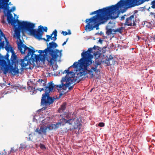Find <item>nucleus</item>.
I'll use <instances>...</instances> for the list:
<instances>
[{
	"label": "nucleus",
	"instance_id": "1",
	"mask_svg": "<svg viewBox=\"0 0 155 155\" xmlns=\"http://www.w3.org/2000/svg\"><path fill=\"white\" fill-rule=\"evenodd\" d=\"M118 12L115 5H112L102 9H98L92 12L90 15L97 13L89 19H87L85 22L87 23L85 27L86 31H89L96 28V30L99 29V25L106 22L109 18L115 19L118 16V15L116 17L113 16L115 13Z\"/></svg>",
	"mask_w": 155,
	"mask_h": 155
},
{
	"label": "nucleus",
	"instance_id": "2",
	"mask_svg": "<svg viewBox=\"0 0 155 155\" xmlns=\"http://www.w3.org/2000/svg\"><path fill=\"white\" fill-rule=\"evenodd\" d=\"M36 85L37 87H44L45 88H38L36 89L35 87L29 86L28 87V90L30 92H32L31 93L32 94H36V90L41 92L42 91H44L45 93L43 94L41 100V105L43 106H45L42 108V110L46 109L47 107L53 103L54 101V98H53L51 97L49 93L54 91L55 85L53 83V82H50L48 83V86L46 85V82L45 81L41 79H39L36 83Z\"/></svg>",
	"mask_w": 155,
	"mask_h": 155
},
{
	"label": "nucleus",
	"instance_id": "3",
	"mask_svg": "<svg viewBox=\"0 0 155 155\" xmlns=\"http://www.w3.org/2000/svg\"><path fill=\"white\" fill-rule=\"evenodd\" d=\"M95 58H96L94 61L93 62V64L91 67V68L87 67L85 68V66H81V63L82 61H79L78 62H75L71 66H72L75 68H77L79 66L80 72L77 74L76 78L79 81L84 80L85 78V76L87 73L90 75L91 78H93L95 74H97L98 72H100V70L97 68L98 66L100 65L101 64V60L99 58L101 54L98 52H96L94 54Z\"/></svg>",
	"mask_w": 155,
	"mask_h": 155
},
{
	"label": "nucleus",
	"instance_id": "4",
	"mask_svg": "<svg viewBox=\"0 0 155 155\" xmlns=\"http://www.w3.org/2000/svg\"><path fill=\"white\" fill-rule=\"evenodd\" d=\"M20 25L22 28L25 27V29L29 32L31 35L33 36L38 40L41 39V36H42L43 34V31L47 32L48 30L47 27H43L41 25H40L38 26L37 31L36 29H33L35 27L34 24L27 21H23L20 23Z\"/></svg>",
	"mask_w": 155,
	"mask_h": 155
},
{
	"label": "nucleus",
	"instance_id": "5",
	"mask_svg": "<svg viewBox=\"0 0 155 155\" xmlns=\"http://www.w3.org/2000/svg\"><path fill=\"white\" fill-rule=\"evenodd\" d=\"M9 0H0V9H3V12L5 16H7V20L8 23H11L12 25H14L17 22L19 25L20 23L23 21L20 22L18 19H15L13 18L11 12L15 10V7L13 6L11 9L9 10V7L8 3Z\"/></svg>",
	"mask_w": 155,
	"mask_h": 155
},
{
	"label": "nucleus",
	"instance_id": "6",
	"mask_svg": "<svg viewBox=\"0 0 155 155\" xmlns=\"http://www.w3.org/2000/svg\"><path fill=\"white\" fill-rule=\"evenodd\" d=\"M146 0H120L115 5L118 11L122 13L125 12L128 8L140 5Z\"/></svg>",
	"mask_w": 155,
	"mask_h": 155
},
{
	"label": "nucleus",
	"instance_id": "7",
	"mask_svg": "<svg viewBox=\"0 0 155 155\" xmlns=\"http://www.w3.org/2000/svg\"><path fill=\"white\" fill-rule=\"evenodd\" d=\"M71 67H69L68 70H65L62 73L63 74L64 73L67 74L65 77L62 78L61 81V84L56 86L58 90L62 89L66 90L68 87H69V86L71 84H73L76 81V79H74V74L73 71H69V68Z\"/></svg>",
	"mask_w": 155,
	"mask_h": 155
},
{
	"label": "nucleus",
	"instance_id": "8",
	"mask_svg": "<svg viewBox=\"0 0 155 155\" xmlns=\"http://www.w3.org/2000/svg\"><path fill=\"white\" fill-rule=\"evenodd\" d=\"M4 57L1 54L0 55V66L1 69L3 71L4 74H6L8 72L13 75L18 74L19 69L18 68V64H7L5 60L4 59Z\"/></svg>",
	"mask_w": 155,
	"mask_h": 155
},
{
	"label": "nucleus",
	"instance_id": "9",
	"mask_svg": "<svg viewBox=\"0 0 155 155\" xmlns=\"http://www.w3.org/2000/svg\"><path fill=\"white\" fill-rule=\"evenodd\" d=\"M47 48L48 51V59L52 63L56 61L58 58H61L62 56V50L59 51L58 49H54L58 46L57 44L52 41L48 45L47 43Z\"/></svg>",
	"mask_w": 155,
	"mask_h": 155
},
{
	"label": "nucleus",
	"instance_id": "10",
	"mask_svg": "<svg viewBox=\"0 0 155 155\" xmlns=\"http://www.w3.org/2000/svg\"><path fill=\"white\" fill-rule=\"evenodd\" d=\"M18 48L22 54H25V53H27V55L24 58L21 59L19 61L20 62V64L21 67V71H22L24 70V67L31 64L30 62L31 60H30V58H29V57L31 55V52L32 51L31 48L24 44H21L19 45L18 44Z\"/></svg>",
	"mask_w": 155,
	"mask_h": 155
},
{
	"label": "nucleus",
	"instance_id": "11",
	"mask_svg": "<svg viewBox=\"0 0 155 155\" xmlns=\"http://www.w3.org/2000/svg\"><path fill=\"white\" fill-rule=\"evenodd\" d=\"M138 12L137 10H135L133 12V14H125L120 17V20L123 21L125 20L124 25L128 26H135L136 25L135 21L136 18L135 15Z\"/></svg>",
	"mask_w": 155,
	"mask_h": 155
},
{
	"label": "nucleus",
	"instance_id": "12",
	"mask_svg": "<svg viewBox=\"0 0 155 155\" xmlns=\"http://www.w3.org/2000/svg\"><path fill=\"white\" fill-rule=\"evenodd\" d=\"M82 58L79 60V61H82L81 63V66H84L85 68L87 67L88 68H91V66L93 64L92 59L89 58L91 55L90 53L87 51L83 52L81 54Z\"/></svg>",
	"mask_w": 155,
	"mask_h": 155
},
{
	"label": "nucleus",
	"instance_id": "13",
	"mask_svg": "<svg viewBox=\"0 0 155 155\" xmlns=\"http://www.w3.org/2000/svg\"><path fill=\"white\" fill-rule=\"evenodd\" d=\"M5 40L6 43V46L5 47V50L8 52L10 51L11 53L14 52V50L11 46L9 44V42L7 39L5 37V35L3 33L1 30H0V43H3V46L0 47V49L1 48L4 47L5 45Z\"/></svg>",
	"mask_w": 155,
	"mask_h": 155
},
{
	"label": "nucleus",
	"instance_id": "14",
	"mask_svg": "<svg viewBox=\"0 0 155 155\" xmlns=\"http://www.w3.org/2000/svg\"><path fill=\"white\" fill-rule=\"evenodd\" d=\"M31 47L32 49H31L32 52H31V57L30 58V60H31L32 62L34 63V62H37L40 61H44L45 58V55L35 54V53L37 50L35 51L33 47Z\"/></svg>",
	"mask_w": 155,
	"mask_h": 155
},
{
	"label": "nucleus",
	"instance_id": "15",
	"mask_svg": "<svg viewBox=\"0 0 155 155\" xmlns=\"http://www.w3.org/2000/svg\"><path fill=\"white\" fill-rule=\"evenodd\" d=\"M18 27H17V25H16V24H15L14 25H13L14 26L15 28L14 37H16V38L18 39H19L20 40V44L19 42H18V45L19 44V45H20L21 44H23L22 43L21 40L20 39V32L21 30H24L27 31L25 29V27L22 28L21 26H19L18 24Z\"/></svg>",
	"mask_w": 155,
	"mask_h": 155
},
{
	"label": "nucleus",
	"instance_id": "16",
	"mask_svg": "<svg viewBox=\"0 0 155 155\" xmlns=\"http://www.w3.org/2000/svg\"><path fill=\"white\" fill-rule=\"evenodd\" d=\"M71 121L69 125L72 126L73 128L74 129H80L81 125V120L79 118H74L72 119H70Z\"/></svg>",
	"mask_w": 155,
	"mask_h": 155
},
{
	"label": "nucleus",
	"instance_id": "17",
	"mask_svg": "<svg viewBox=\"0 0 155 155\" xmlns=\"http://www.w3.org/2000/svg\"><path fill=\"white\" fill-rule=\"evenodd\" d=\"M48 129V127L41 126L40 129L38 130V128L36 129L35 131L37 132L39 134H43L46 135V130Z\"/></svg>",
	"mask_w": 155,
	"mask_h": 155
},
{
	"label": "nucleus",
	"instance_id": "18",
	"mask_svg": "<svg viewBox=\"0 0 155 155\" xmlns=\"http://www.w3.org/2000/svg\"><path fill=\"white\" fill-rule=\"evenodd\" d=\"M38 52L40 53V54H42L45 53V54H44L43 55H45V58H46V60L48 61V62L50 63L51 64H53L54 63L55 61H54L53 63H52L50 61L48 60V55H49L48 51L47 48L43 50H39Z\"/></svg>",
	"mask_w": 155,
	"mask_h": 155
},
{
	"label": "nucleus",
	"instance_id": "19",
	"mask_svg": "<svg viewBox=\"0 0 155 155\" xmlns=\"http://www.w3.org/2000/svg\"><path fill=\"white\" fill-rule=\"evenodd\" d=\"M12 53V55L11 56V59L12 61L11 64H18V59H17V57L16 55H15L13 52Z\"/></svg>",
	"mask_w": 155,
	"mask_h": 155
},
{
	"label": "nucleus",
	"instance_id": "20",
	"mask_svg": "<svg viewBox=\"0 0 155 155\" xmlns=\"http://www.w3.org/2000/svg\"><path fill=\"white\" fill-rule=\"evenodd\" d=\"M61 126L59 122H57L56 124H51L48 126V129L50 130L56 129Z\"/></svg>",
	"mask_w": 155,
	"mask_h": 155
},
{
	"label": "nucleus",
	"instance_id": "21",
	"mask_svg": "<svg viewBox=\"0 0 155 155\" xmlns=\"http://www.w3.org/2000/svg\"><path fill=\"white\" fill-rule=\"evenodd\" d=\"M71 120H66L64 118H62L60 120V122H59L60 124L61 125L63 126L66 123H68L70 124V123L71 122Z\"/></svg>",
	"mask_w": 155,
	"mask_h": 155
},
{
	"label": "nucleus",
	"instance_id": "22",
	"mask_svg": "<svg viewBox=\"0 0 155 155\" xmlns=\"http://www.w3.org/2000/svg\"><path fill=\"white\" fill-rule=\"evenodd\" d=\"M11 86H12V85H11ZM12 87L14 89H19L20 88H22L25 89L26 88L25 87H21V86L18 84H15L14 85H12Z\"/></svg>",
	"mask_w": 155,
	"mask_h": 155
},
{
	"label": "nucleus",
	"instance_id": "23",
	"mask_svg": "<svg viewBox=\"0 0 155 155\" xmlns=\"http://www.w3.org/2000/svg\"><path fill=\"white\" fill-rule=\"evenodd\" d=\"M67 105L66 102H64L61 105V107L59 109L60 110L63 111L65 110Z\"/></svg>",
	"mask_w": 155,
	"mask_h": 155
},
{
	"label": "nucleus",
	"instance_id": "24",
	"mask_svg": "<svg viewBox=\"0 0 155 155\" xmlns=\"http://www.w3.org/2000/svg\"><path fill=\"white\" fill-rule=\"evenodd\" d=\"M114 30H115L112 29L111 28L108 29H107V31L106 32V34L108 35H110L112 34L113 31H114Z\"/></svg>",
	"mask_w": 155,
	"mask_h": 155
},
{
	"label": "nucleus",
	"instance_id": "25",
	"mask_svg": "<svg viewBox=\"0 0 155 155\" xmlns=\"http://www.w3.org/2000/svg\"><path fill=\"white\" fill-rule=\"evenodd\" d=\"M46 36L47 37V39H45V38H41L42 36H41V39H40V40L43 39L45 41H46L47 42H48L50 41V39H51V36H50L49 35H46Z\"/></svg>",
	"mask_w": 155,
	"mask_h": 155
},
{
	"label": "nucleus",
	"instance_id": "26",
	"mask_svg": "<svg viewBox=\"0 0 155 155\" xmlns=\"http://www.w3.org/2000/svg\"><path fill=\"white\" fill-rule=\"evenodd\" d=\"M124 27L121 26L120 27L117 28L116 30H115L114 31V32H118L120 33H121L122 31V30L124 29Z\"/></svg>",
	"mask_w": 155,
	"mask_h": 155
},
{
	"label": "nucleus",
	"instance_id": "27",
	"mask_svg": "<svg viewBox=\"0 0 155 155\" xmlns=\"http://www.w3.org/2000/svg\"><path fill=\"white\" fill-rule=\"evenodd\" d=\"M113 58H114L113 57V56L111 55H110L109 56V57L108 58V59H109L110 61H112L113 62V64L114 65L117 63V61H113Z\"/></svg>",
	"mask_w": 155,
	"mask_h": 155
},
{
	"label": "nucleus",
	"instance_id": "28",
	"mask_svg": "<svg viewBox=\"0 0 155 155\" xmlns=\"http://www.w3.org/2000/svg\"><path fill=\"white\" fill-rule=\"evenodd\" d=\"M57 31L55 29L54 31L52 33V34H51L50 36H51V37H52V36L53 35H54V36L53 37H57Z\"/></svg>",
	"mask_w": 155,
	"mask_h": 155
},
{
	"label": "nucleus",
	"instance_id": "29",
	"mask_svg": "<svg viewBox=\"0 0 155 155\" xmlns=\"http://www.w3.org/2000/svg\"><path fill=\"white\" fill-rule=\"evenodd\" d=\"M4 60H5V59H6L8 61V64H10V61L8 58L9 57V55L8 54V53H7V54L5 56V57L4 56Z\"/></svg>",
	"mask_w": 155,
	"mask_h": 155
},
{
	"label": "nucleus",
	"instance_id": "30",
	"mask_svg": "<svg viewBox=\"0 0 155 155\" xmlns=\"http://www.w3.org/2000/svg\"><path fill=\"white\" fill-rule=\"evenodd\" d=\"M109 59H106L105 61L104 62L105 64H107V66H109L110 64V61Z\"/></svg>",
	"mask_w": 155,
	"mask_h": 155
},
{
	"label": "nucleus",
	"instance_id": "31",
	"mask_svg": "<svg viewBox=\"0 0 155 155\" xmlns=\"http://www.w3.org/2000/svg\"><path fill=\"white\" fill-rule=\"evenodd\" d=\"M39 146H40V147L41 149L42 150L45 149L46 148L45 145L44 144H43L41 143H40V144Z\"/></svg>",
	"mask_w": 155,
	"mask_h": 155
},
{
	"label": "nucleus",
	"instance_id": "32",
	"mask_svg": "<svg viewBox=\"0 0 155 155\" xmlns=\"http://www.w3.org/2000/svg\"><path fill=\"white\" fill-rule=\"evenodd\" d=\"M151 5H152L151 7L153 8H155V1H152L151 2Z\"/></svg>",
	"mask_w": 155,
	"mask_h": 155
},
{
	"label": "nucleus",
	"instance_id": "33",
	"mask_svg": "<svg viewBox=\"0 0 155 155\" xmlns=\"http://www.w3.org/2000/svg\"><path fill=\"white\" fill-rule=\"evenodd\" d=\"M16 150H14L13 147H12L11 148V149L10 151L9 152H8V154H10L11 152H15L16 151Z\"/></svg>",
	"mask_w": 155,
	"mask_h": 155
},
{
	"label": "nucleus",
	"instance_id": "34",
	"mask_svg": "<svg viewBox=\"0 0 155 155\" xmlns=\"http://www.w3.org/2000/svg\"><path fill=\"white\" fill-rule=\"evenodd\" d=\"M104 124L103 122L100 123L98 124V126L100 127H103L104 126Z\"/></svg>",
	"mask_w": 155,
	"mask_h": 155
},
{
	"label": "nucleus",
	"instance_id": "35",
	"mask_svg": "<svg viewBox=\"0 0 155 155\" xmlns=\"http://www.w3.org/2000/svg\"><path fill=\"white\" fill-rule=\"evenodd\" d=\"M32 136H33L31 134H29V140H31L32 141H33L32 139Z\"/></svg>",
	"mask_w": 155,
	"mask_h": 155
},
{
	"label": "nucleus",
	"instance_id": "36",
	"mask_svg": "<svg viewBox=\"0 0 155 155\" xmlns=\"http://www.w3.org/2000/svg\"><path fill=\"white\" fill-rule=\"evenodd\" d=\"M66 118L67 119H69L70 117V115L69 114H67L64 118Z\"/></svg>",
	"mask_w": 155,
	"mask_h": 155
},
{
	"label": "nucleus",
	"instance_id": "37",
	"mask_svg": "<svg viewBox=\"0 0 155 155\" xmlns=\"http://www.w3.org/2000/svg\"><path fill=\"white\" fill-rule=\"evenodd\" d=\"M75 84H74L72 86H70L69 88H68V89L69 91H71L73 89V87H74V85ZM71 84L70 85H71Z\"/></svg>",
	"mask_w": 155,
	"mask_h": 155
},
{
	"label": "nucleus",
	"instance_id": "38",
	"mask_svg": "<svg viewBox=\"0 0 155 155\" xmlns=\"http://www.w3.org/2000/svg\"><path fill=\"white\" fill-rule=\"evenodd\" d=\"M62 34H63V35L65 36L68 35V33L67 31H62Z\"/></svg>",
	"mask_w": 155,
	"mask_h": 155
},
{
	"label": "nucleus",
	"instance_id": "39",
	"mask_svg": "<svg viewBox=\"0 0 155 155\" xmlns=\"http://www.w3.org/2000/svg\"><path fill=\"white\" fill-rule=\"evenodd\" d=\"M92 48H89L88 50L87 51L90 53V54H91V53L92 52Z\"/></svg>",
	"mask_w": 155,
	"mask_h": 155
},
{
	"label": "nucleus",
	"instance_id": "40",
	"mask_svg": "<svg viewBox=\"0 0 155 155\" xmlns=\"http://www.w3.org/2000/svg\"><path fill=\"white\" fill-rule=\"evenodd\" d=\"M26 146H25L24 144H21V147H20V148H24L26 147Z\"/></svg>",
	"mask_w": 155,
	"mask_h": 155
},
{
	"label": "nucleus",
	"instance_id": "41",
	"mask_svg": "<svg viewBox=\"0 0 155 155\" xmlns=\"http://www.w3.org/2000/svg\"><path fill=\"white\" fill-rule=\"evenodd\" d=\"M53 38H54V39H53V42H54L56 40V39H57V37H51V40H52Z\"/></svg>",
	"mask_w": 155,
	"mask_h": 155
},
{
	"label": "nucleus",
	"instance_id": "42",
	"mask_svg": "<svg viewBox=\"0 0 155 155\" xmlns=\"http://www.w3.org/2000/svg\"><path fill=\"white\" fill-rule=\"evenodd\" d=\"M68 38H67L66 40V41H64L63 44H62V46H64V45H65L66 43V42H67V41H68Z\"/></svg>",
	"mask_w": 155,
	"mask_h": 155
},
{
	"label": "nucleus",
	"instance_id": "43",
	"mask_svg": "<svg viewBox=\"0 0 155 155\" xmlns=\"http://www.w3.org/2000/svg\"><path fill=\"white\" fill-rule=\"evenodd\" d=\"M68 35H71V31L70 30H68Z\"/></svg>",
	"mask_w": 155,
	"mask_h": 155
},
{
	"label": "nucleus",
	"instance_id": "44",
	"mask_svg": "<svg viewBox=\"0 0 155 155\" xmlns=\"http://www.w3.org/2000/svg\"><path fill=\"white\" fill-rule=\"evenodd\" d=\"M99 42H100L101 43L102 42V41L101 39H100L99 41Z\"/></svg>",
	"mask_w": 155,
	"mask_h": 155
},
{
	"label": "nucleus",
	"instance_id": "45",
	"mask_svg": "<svg viewBox=\"0 0 155 155\" xmlns=\"http://www.w3.org/2000/svg\"><path fill=\"white\" fill-rule=\"evenodd\" d=\"M153 40L154 41H155V35H154V36H153Z\"/></svg>",
	"mask_w": 155,
	"mask_h": 155
},
{
	"label": "nucleus",
	"instance_id": "46",
	"mask_svg": "<svg viewBox=\"0 0 155 155\" xmlns=\"http://www.w3.org/2000/svg\"><path fill=\"white\" fill-rule=\"evenodd\" d=\"M10 3H11V2H10V3H9V4H9V5L10 4Z\"/></svg>",
	"mask_w": 155,
	"mask_h": 155
},
{
	"label": "nucleus",
	"instance_id": "47",
	"mask_svg": "<svg viewBox=\"0 0 155 155\" xmlns=\"http://www.w3.org/2000/svg\"><path fill=\"white\" fill-rule=\"evenodd\" d=\"M9 84V85H10V83H9V84Z\"/></svg>",
	"mask_w": 155,
	"mask_h": 155
}]
</instances>
